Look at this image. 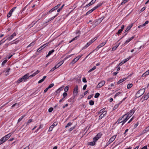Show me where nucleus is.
<instances>
[{
	"label": "nucleus",
	"instance_id": "3",
	"mask_svg": "<svg viewBox=\"0 0 149 149\" xmlns=\"http://www.w3.org/2000/svg\"><path fill=\"white\" fill-rule=\"evenodd\" d=\"M145 91V90L144 88L140 89L137 92L136 94V97H140L143 94Z\"/></svg>",
	"mask_w": 149,
	"mask_h": 149
},
{
	"label": "nucleus",
	"instance_id": "27",
	"mask_svg": "<svg viewBox=\"0 0 149 149\" xmlns=\"http://www.w3.org/2000/svg\"><path fill=\"white\" fill-rule=\"evenodd\" d=\"M54 52V49H52L51 51H50L49 52L48 54L47 55L46 57H47L50 55L51 54Z\"/></svg>",
	"mask_w": 149,
	"mask_h": 149
},
{
	"label": "nucleus",
	"instance_id": "18",
	"mask_svg": "<svg viewBox=\"0 0 149 149\" xmlns=\"http://www.w3.org/2000/svg\"><path fill=\"white\" fill-rule=\"evenodd\" d=\"M116 135H114L111 137L109 140V141L111 143L112 142H113L114 140L115 139L116 137Z\"/></svg>",
	"mask_w": 149,
	"mask_h": 149
},
{
	"label": "nucleus",
	"instance_id": "17",
	"mask_svg": "<svg viewBox=\"0 0 149 149\" xmlns=\"http://www.w3.org/2000/svg\"><path fill=\"white\" fill-rule=\"evenodd\" d=\"M125 27V26L124 25H122L121 29H120L117 32V33H116V34H120L122 32L123 30V29Z\"/></svg>",
	"mask_w": 149,
	"mask_h": 149
},
{
	"label": "nucleus",
	"instance_id": "46",
	"mask_svg": "<svg viewBox=\"0 0 149 149\" xmlns=\"http://www.w3.org/2000/svg\"><path fill=\"white\" fill-rule=\"evenodd\" d=\"M122 93L121 92H118L116 93L114 97L115 98L116 97L118 96L119 95L121 94Z\"/></svg>",
	"mask_w": 149,
	"mask_h": 149
},
{
	"label": "nucleus",
	"instance_id": "22",
	"mask_svg": "<svg viewBox=\"0 0 149 149\" xmlns=\"http://www.w3.org/2000/svg\"><path fill=\"white\" fill-rule=\"evenodd\" d=\"M58 15V13L56 15H55L53 17L50 18L48 20L47 22H49V21H51V20L54 19V18L56 17Z\"/></svg>",
	"mask_w": 149,
	"mask_h": 149
},
{
	"label": "nucleus",
	"instance_id": "16",
	"mask_svg": "<svg viewBox=\"0 0 149 149\" xmlns=\"http://www.w3.org/2000/svg\"><path fill=\"white\" fill-rule=\"evenodd\" d=\"M96 0H92L91 2H90L89 3H88V4L86 5L85 7H88L92 5L93 3H94L95 1H96Z\"/></svg>",
	"mask_w": 149,
	"mask_h": 149
},
{
	"label": "nucleus",
	"instance_id": "42",
	"mask_svg": "<svg viewBox=\"0 0 149 149\" xmlns=\"http://www.w3.org/2000/svg\"><path fill=\"white\" fill-rule=\"evenodd\" d=\"M62 89V88H59L56 91V93H60V91H61Z\"/></svg>",
	"mask_w": 149,
	"mask_h": 149
},
{
	"label": "nucleus",
	"instance_id": "1",
	"mask_svg": "<svg viewBox=\"0 0 149 149\" xmlns=\"http://www.w3.org/2000/svg\"><path fill=\"white\" fill-rule=\"evenodd\" d=\"M135 112V110L134 109H132L130 110L129 112L124 115V116L125 117V119H126L127 121L133 115Z\"/></svg>",
	"mask_w": 149,
	"mask_h": 149
},
{
	"label": "nucleus",
	"instance_id": "31",
	"mask_svg": "<svg viewBox=\"0 0 149 149\" xmlns=\"http://www.w3.org/2000/svg\"><path fill=\"white\" fill-rule=\"evenodd\" d=\"M149 74V72L148 71L146 72L145 73H144L142 75V77H144L146 75H148Z\"/></svg>",
	"mask_w": 149,
	"mask_h": 149
},
{
	"label": "nucleus",
	"instance_id": "47",
	"mask_svg": "<svg viewBox=\"0 0 149 149\" xmlns=\"http://www.w3.org/2000/svg\"><path fill=\"white\" fill-rule=\"evenodd\" d=\"M54 85V84L53 83H52V84H50L49 86H48V88L49 89L51 88L52 87H53Z\"/></svg>",
	"mask_w": 149,
	"mask_h": 149
},
{
	"label": "nucleus",
	"instance_id": "26",
	"mask_svg": "<svg viewBox=\"0 0 149 149\" xmlns=\"http://www.w3.org/2000/svg\"><path fill=\"white\" fill-rule=\"evenodd\" d=\"M90 42H88L86 45L83 47V49H86L87 47H88L90 45L91 43H90Z\"/></svg>",
	"mask_w": 149,
	"mask_h": 149
},
{
	"label": "nucleus",
	"instance_id": "44",
	"mask_svg": "<svg viewBox=\"0 0 149 149\" xmlns=\"http://www.w3.org/2000/svg\"><path fill=\"white\" fill-rule=\"evenodd\" d=\"M129 0H123L121 3V5H123L126 3Z\"/></svg>",
	"mask_w": 149,
	"mask_h": 149
},
{
	"label": "nucleus",
	"instance_id": "2",
	"mask_svg": "<svg viewBox=\"0 0 149 149\" xmlns=\"http://www.w3.org/2000/svg\"><path fill=\"white\" fill-rule=\"evenodd\" d=\"M125 117L124 116V115L119 118L116 123L118 122V124L122 123V125H123L127 121Z\"/></svg>",
	"mask_w": 149,
	"mask_h": 149
},
{
	"label": "nucleus",
	"instance_id": "36",
	"mask_svg": "<svg viewBox=\"0 0 149 149\" xmlns=\"http://www.w3.org/2000/svg\"><path fill=\"white\" fill-rule=\"evenodd\" d=\"M25 115H23L21 117H20L18 120V122H20L22 120L25 116Z\"/></svg>",
	"mask_w": 149,
	"mask_h": 149
},
{
	"label": "nucleus",
	"instance_id": "23",
	"mask_svg": "<svg viewBox=\"0 0 149 149\" xmlns=\"http://www.w3.org/2000/svg\"><path fill=\"white\" fill-rule=\"evenodd\" d=\"M102 3H98L96 6H95L94 7V8L95 10L97 9V8L101 6L102 5Z\"/></svg>",
	"mask_w": 149,
	"mask_h": 149
},
{
	"label": "nucleus",
	"instance_id": "59",
	"mask_svg": "<svg viewBox=\"0 0 149 149\" xmlns=\"http://www.w3.org/2000/svg\"><path fill=\"white\" fill-rule=\"evenodd\" d=\"M67 95V94L66 92H64L63 94V97L65 98V97H66Z\"/></svg>",
	"mask_w": 149,
	"mask_h": 149
},
{
	"label": "nucleus",
	"instance_id": "33",
	"mask_svg": "<svg viewBox=\"0 0 149 149\" xmlns=\"http://www.w3.org/2000/svg\"><path fill=\"white\" fill-rule=\"evenodd\" d=\"M80 31L79 30H77L76 31V34L77 35V36H75V37H78L79 36V35L80 34Z\"/></svg>",
	"mask_w": 149,
	"mask_h": 149
},
{
	"label": "nucleus",
	"instance_id": "54",
	"mask_svg": "<svg viewBox=\"0 0 149 149\" xmlns=\"http://www.w3.org/2000/svg\"><path fill=\"white\" fill-rule=\"evenodd\" d=\"M96 40V39H95V38H94V39H93L91 40H90V41H89L88 42H90V43H91V44L93 42L95 41Z\"/></svg>",
	"mask_w": 149,
	"mask_h": 149
},
{
	"label": "nucleus",
	"instance_id": "40",
	"mask_svg": "<svg viewBox=\"0 0 149 149\" xmlns=\"http://www.w3.org/2000/svg\"><path fill=\"white\" fill-rule=\"evenodd\" d=\"M100 95V93H97L95 94L94 96V97L95 98H97V97H99Z\"/></svg>",
	"mask_w": 149,
	"mask_h": 149
},
{
	"label": "nucleus",
	"instance_id": "52",
	"mask_svg": "<svg viewBox=\"0 0 149 149\" xmlns=\"http://www.w3.org/2000/svg\"><path fill=\"white\" fill-rule=\"evenodd\" d=\"M16 33L14 32L12 35H11L10 37H14L16 36Z\"/></svg>",
	"mask_w": 149,
	"mask_h": 149
},
{
	"label": "nucleus",
	"instance_id": "55",
	"mask_svg": "<svg viewBox=\"0 0 149 149\" xmlns=\"http://www.w3.org/2000/svg\"><path fill=\"white\" fill-rule=\"evenodd\" d=\"M53 110V108L52 107L49 108L48 109V111L49 112H52Z\"/></svg>",
	"mask_w": 149,
	"mask_h": 149
},
{
	"label": "nucleus",
	"instance_id": "45",
	"mask_svg": "<svg viewBox=\"0 0 149 149\" xmlns=\"http://www.w3.org/2000/svg\"><path fill=\"white\" fill-rule=\"evenodd\" d=\"M10 68H8L6 70V73H7V74H6V75H8V73L10 71Z\"/></svg>",
	"mask_w": 149,
	"mask_h": 149
},
{
	"label": "nucleus",
	"instance_id": "15",
	"mask_svg": "<svg viewBox=\"0 0 149 149\" xmlns=\"http://www.w3.org/2000/svg\"><path fill=\"white\" fill-rule=\"evenodd\" d=\"M100 113H101V114L106 115L107 114V111L106 110V108H104L101 109L100 111Z\"/></svg>",
	"mask_w": 149,
	"mask_h": 149
},
{
	"label": "nucleus",
	"instance_id": "41",
	"mask_svg": "<svg viewBox=\"0 0 149 149\" xmlns=\"http://www.w3.org/2000/svg\"><path fill=\"white\" fill-rule=\"evenodd\" d=\"M94 103V101L92 100H91L89 102V104L91 105H93Z\"/></svg>",
	"mask_w": 149,
	"mask_h": 149
},
{
	"label": "nucleus",
	"instance_id": "34",
	"mask_svg": "<svg viewBox=\"0 0 149 149\" xmlns=\"http://www.w3.org/2000/svg\"><path fill=\"white\" fill-rule=\"evenodd\" d=\"M149 97V93H148L146 95H145L143 98L144 100H147Z\"/></svg>",
	"mask_w": 149,
	"mask_h": 149
},
{
	"label": "nucleus",
	"instance_id": "21",
	"mask_svg": "<svg viewBox=\"0 0 149 149\" xmlns=\"http://www.w3.org/2000/svg\"><path fill=\"white\" fill-rule=\"evenodd\" d=\"M95 10V9L94 8H93L92 9H91L89 11L87 12L86 14V15H89Z\"/></svg>",
	"mask_w": 149,
	"mask_h": 149
},
{
	"label": "nucleus",
	"instance_id": "5",
	"mask_svg": "<svg viewBox=\"0 0 149 149\" xmlns=\"http://www.w3.org/2000/svg\"><path fill=\"white\" fill-rule=\"evenodd\" d=\"M132 26V24H130L128 26L124 33V35L122 37H123L124 36H125L127 35V33L129 31L131 28Z\"/></svg>",
	"mask_w": 149,
	"mask_h": 149
},
{
	"label": "nucleus",
	"instance_id": "6",
	"mask_svg": "<svg viewBox=\"0 0 149 149\" xmlns=\"http://www.w3.org/2000/svg\"><path fill=\"white\" fill-rule=\"evenodd\" d=\"M12 134L10 133H9L3 137L1 139L3 140L4 142H5L11 136Z\"/></svg>",
	"mask_w": 149,
	"mask_h": 149
},
{
	"label": "nucleus",
	"instance_id": "48",
	"mask_svg": "<svg viewBox=\"0 0 149 149\" xmlns=\"http://www.w3.org/2000/svg\"><path fill=\"white\" fill-rule=\"evenodd\" d=\"M69 89V86H67L65 87L64 89V91L65 92H67Z\"/></svg>",
	"mask_w": 149,
	"mask_h": 149
},
{
	"label": "nucleus",
	"instance_id": "29",
	"mask_svg": "<svg viewBox=\"0 0 149 149\" xmlns=\"http://www.w3.org/2000/svg\"><path fill=\"white\" fill-rule=\"evenodd\" d=\"M79 60L76 57L72 61V63L73 64H74L77 61Z\"/></svg>",
	"mask_w": 149,
	"mask_h": 149
},
{
	"label": "nucleus",
	"instance_id": "32",
	"mask_svg": "<svg viewBox=\"0 0 149 149\" xmlns=\"http://www.w3.org/2000/svg\"><path fill=\"white\" fill-rule=\"evenodd\" d=\"M95 141H94L92 142H90L88 143V144L90 146H94L95 144Z\"/></svg>",
	"mask_w": 149,
	"mask_h": 149
},
{
	"label": "nucleus",
	"instance_id": "13",
	"mask_svg": "<svg viewBox=\"0 0 149 149\" xmlns=\"http://www.w3.org/2000/svg\"><path fill=\"white\" fill-rule=\"evenodd\" d=\"M29 73H27L25 75H24V76H22V77L23 79V80H24V81H26V80L27 79H28L29 78Z\"/></svg>",
	"mask_w": 149,
	"mask_h": 149
},
{
	"label": "nucleus",
	"instance_id": "50",
	"mask_svg": "<svg viewBox=\"0 0 149 149\" xmlns=\"http://www.w3.org/2000/svg\"><path fill=\"white\" fill-rule=\"evenodd\" d=\"M72 123L69 122L65 126V128H67L70 126H71L72 125Z\"/></svg>",
	"mask_w": 149,
	"mask_h": 149
},
{
	"label": "nucleus",
	"instance_id": "9",
	"mask_svg": "<svg viewBox=\"0 0 149 149\" xmlns=\"http://www.w3.org/2000/svg\"><path fill=\"white\" fill-rule=\"evenodd\" d=\"M102 134L100 133H98L93 138V141H97L102 136Z\"/></svg>",
	"mask_w": 149,
	"mask_h": 149
},
{
	"label": "nucleus",
	"instance_id": "38",
	"mask_svg": "<svg viewBox=\"0 0 149 149\" xmlns=\"http://www.w3.org/2000/svg\"><path fill=\"white\" fill-rule=\"evenodd\" d=\"M105 115L102 114H101L99 117V119H101Z\"/></svg>",
	"mask_w": 149,
	"mask_h": 149
},
{
	"label": "nucleus",
	"instance_id": "62",
	"mask_svg": "<svg viewBox=\"0 0 149 149\" xmlns=\"http://www.w3.org/2000/svg\"><path fill=\"white\" fill-rule=\"evenodd\" d=\"M134 116H133L132 118L129 120V121L127 123H130L133 120Z\"/></svg>",
	"mask_w": 149,
	"mask_h": 149
},
{
	"label": "nucleus",
	"instance_id": "24",
	"mask_svg": "<svg viewBox=\"0 0 149 149\" xmlns=\"http://www.w3.org/2000/svg\"><path fill=\"white\" fill-rule=\"evenodd\" d=\"M33 120L32 119H30L27 122L24 123V125H25L26 126L29 125V124L32 122Z\"/></svg>",
	"mask_w": 149,
	"mask_h": 149
},
{
	"label": "nucleus",
	"instance_id": "19",
	"mask_svg": "<svg viewBox=\"0 0 149 149\" xmlns=\"http://www.w3.org/2000/svg\"><path fill=\"white\" fill-rule=\"evenodd\" d=\"M133 38H131L129 39L128 40H127L125 41V42L122 45V47H123L125 45L127 44L128 43H129L130 41H131L132 39Z\"/></svg>",
	"mask_w": 149,
	"mask_h": 149
},
{
	"label": "nucleus",
	"instance_id": "37",
	"mask_svg": "<svg viewBox=\"0 0 149 149\" xmlns=\"http://www.w3.org/2000/svg\"><path fill=\"white\" fill-rule=\"evenodd\" d=\"M132 86L133 85L132 84H128L127 86V88L128 89L132 87Z\"/></svg>",
	"mask_w": 149,
	"mask_h": 149
},
{
	"label": "nucleus",
	"instance_id": "20",
	"mask_svg": "<svg viewBox=\"0 0 149 149\" xmlns=\"http://www.w3.org/2000/svg\"><path fill=\"white\" fill-rule=\"evenodd\" d=\"M45 45H46V44L44 45L43 46H41L39 49H38V50H37V52H40L41 50L43 49V48H45V47H46V46Z\"/></svg>",
	"mask_w": 149,
	"mask_h": 149
},
{
	"label": "nucleus",
	"instance_id": "10",
	"mask_svg": "<svg viewBox=\"0 0 149 149\" xmlns=\"http://www.w3.org/2000/svg\"><path fill=\"white\" fill-rule=\"evenodd\" d=\"M107 41V40H105L103 41V42L102 41V43H100V44L97 46V48L99 49L104 46L106 43Z\"/></svg>",
	"mask_w": 149,
	"mask_h": 149
},
{
	"label": "nucleus",
	"instance_id": "11",
	"mask_svg": "<svg viewBox=\"0 0 149 149\" xmlns=\"http://www.w3.org/2000/svg\"><path fill=\"white\" fill-rule=\"evenodd\" d=\"M57 122H54L49 127L48 131L50 132L52 131L54 127L57 125Z\"/></svg>",
	"mask_w": 149,
	"mask_h": 149
},
{
	"label": "nucleus",
	"instance_id": "57",
	"mask_svg": "<svg viewBox=\"0 0 149 149\" xmlns=\"http://www.w3.org/2000/svg\"><path fill=\"white\" fill-rule=\"evenodd\" d=\"M7 61L6 60H4L2 63V65H4L7 62Z\"/></svg>",
	"mask_w": 149,
	"mask_h": 149
},
{
	"label": "nucleus",
	"instance_id": "28",
	"mask_svg": "<svg viewBox=\"0 0 149 149\" xmlns=\"http://www.w3.org/2000/svg\"><path fill=\"white\" fill-rule=\"evenodd\" d=\"M119 44H120V43H119L118 44L116 45L115 46H113V48H112V51H114L115 50L117 49V48L118 47V46Z\"/></svg>",
	"mask_w": 149,
	"mask_h": 149
},
{
	"label": "nucleus",
	"instance_id": "25",
	"mask_svg": "<svg viewBox=\"0 0 149 149\" xmlns=\"http://www.w3.org/2000/svg\"><path fill=\"white\" fill-rule=\"evenodd\" d=\"M46 78V76H44L43 78L40 79V80L38 82V84H40V83H41V82H42Z\"/></svg>",
	"mask_w": 149,
	"mask_h": 149
},
{
	"label": "nucleus",
	"instance_id": "39",
	"mask_svg": "<svg viewBox=\"0 0 149 149\" xmlns=\"http://www.w3.org/2000/svg\"><path fill=\"white\" fill-rule=\"evenodd\" d=\"M35 42H32L31 44H30L27 47H29L31 46H33L35 44Z\"/></svg>",
	"mask_w": 149,
	"mask_h": 149
},
{
	"label": "nucleus",
	"instance_id": "8",
	"mask_svg": "<svg viewBox=\"0 0 149 149\" xmlns=\"http://www.w3.org/2000/svg\"><path fill=\"white\" fill-rule=\"evenodd\" d=\"M16 7H14L10 10L7 16L8 18L10 17L11 16L13 12L16 9Z\"/></svg>",
	"mask_w": 149,
	"mask_h": 149
},
{
	"label": "nucleus",
	"instance_id": "60",
	"mask_svg": "<svg viewBox=\"0 0 149 149\" xmlns=\"http://www.w3.org/2000/svg\"><path fill=\"white\" fill-rule=\"evenodd\" d=\"M118 105H119V104H117V105H115L114 106V107H113V109L114 110L116 109H117L118 107Z\"/></svg>",
	"mask_w": 149,
	"mask_h": 149
},
{
	"label": "nucleus",
	"instance_id": "63",
	"mask_svg": "<svg viewBox=\"0 0 149 149\" xmlns=\"http://www.w3.org/2000/svg\"><path fill=\"white\" fill-rule=\"evenodd\" d=\"M77 38H74L72 39V40H71L69 42V43H70L71 42H72V41H73L74 40H77Z\"/></svg>",
	"mask_w": 149,
	"mask_h": 149
},
{
	"label": "nucleus",
	"instance_id": "43",
	"mask_svg": "<svg viewBox=\"0 0 149 149\" xmlns=\"http://www.w3.org/2000/svg\"><path fill=\"white\" fill-rule=\"evenodd\" d=\"M74 54H70V55H68V56H66L64 58V60H65L66 59H68V58L71 57V56H72V55H74Z\"/></svg>",
	"mask_w": 149,
	"mask_h": 149
},
{
	"label": "nucleus",
	"instance_id": "56",
	"mask_svg": "<svg viewBox=\"0 0 149 149\" xmlns=\"http://www.w3.org/2000/svg\"><path fill=\"white\" fill-rule=\"evenodd\" d=\"M146 9L145 7H143L140 11V13H141L144 10Z\"/></svg>",
	"mask_w": 149,
	"mask_h": 149
},
{
	"label": "nucleus",
	"instance_id": "7",
	"mask_svg": "<svg viewBox=\"0 0 149 149\" xmlns=\"http://www.w3.org/2000/svg\"><path fill=\"white\" fill-rule=\"evenodd\" d=\"M105 82L104 80L101 81L98 84L97 86V87L98 88H100L103 86L105 84Z\"/></svg>",
	"mask_w": 149,
	"mask_h": 149
},
{
	"label": "nucleus",
	"instance_id": "51",
	"mask_svg": "<svg viewBox=\"0 0 149 149\" xmlns=\"http://www.w3.org/2000/svg\"><path fill=\"white\" fill-rule=\"evenodd\" d=\"M42 127V125H40L39 126V128H38L36 131V132H38L39 130L40 129V128H41Z\"/></svg>",
	"mask_w": 149,
	"mask_h": 149
},
{
	"label": "nucleus",
	"instance_id": "53",
	"mask_svg": "<svg viewBox=\"0 0 149 149\" xmlns=\"http://www.w3.org/2000/svg\"><path fill=\"white\" fill-rule=\"evenodd\" d=\"M75 128V127L74 126L72 127H71L70 128L69 130V132H71L73 130L74 128Z\"/></svg>",
	"mask_w": 149,
	"mask_h": 149
},
{
	"label": "nucleus",
	"instance_id": "58",
	"mask_svg": "<svg viewBox=\"0 0 149 149\" xmlns=\"http://www.w3.org/2000/svg\"><path fill=\"white\" fill-rule=\"evenodd\" d=\"M82 81L86 83L87 82L86 79L85 77L83 78L82 79Z\"/></svg>",
	"mask_w": 149,
	"mask_h": 149
},
{
	"label": "nucleus",
	"instance_id": "14",
	"mask_svg": "<svg viewBox=\"0 0 149 149\" xmlns=\"http://www.w3.org/2000/svg\"><path fill=\"white\" fill-rule=\"evenodd\" d=\"M78 92V86L77 85H76L74 88L73 93L74 94H77Z\"/></svg>",
	"mask_w": 149,
	"mask_h": 149
},
{
	"label": "nucleus",
	"instance_id": "35",
	"mask_svg": "<svg viewBox=\"0 0 149 149\" xmlns=\"http://www.w3.org/2000/svg\"><path fill=\"white\" fill-rule=\"evenodd\" d=\"M96 68L95 66H94L92 68L90 69L88 72L89 73L93 70H95Z\"/></svg>",
	"mask_w": 149,
	"mask_h": 149
},
{
	"label": "nucleus",
	"instance_id": "49",
	"mask_svg": "<svg viewBox=\"0 0 149 149\" xmlns=\"http://www.w3.org/2000/svg\"><path fill=\"white\" fill-rule=\"evenodd\" d=\"M129 58H127L125 59H124L123 61V63H125L126 62H127L130 59V57H129Z\"/></svg>",
	"mask_w": 149,
	"mask_h": 149
},
{
	"label": "nucleus",
	"instance_id": "30",
	"mask_svg": "<svg viewBox=\"0 0 149 149\" xmlns=\"http://www.w3.org/2000/svg\"><path fill=\"white\" fill-rule=\"evenodd\" d=\"M57 9H58V8L56 7V6H55L54 7L52 8L49 11V13H51V12H53V11H54V10H56Z\"/></svg>",
	"mask_w": 149,
	"mask_h": 149
},
{
	"label": "nucleus",
	"instance_id": "61",
	"mask_svg": "<svg viewBox=\"0 0 149 149\" xmlns=\"http://www.w3.org/2000/svg\"><path fill=\"white\" fill-rule=\"evenodd\" d=\"M40 72V71L39 70H37L34 73V74H35V75H36V74H37L39 72Z\"/></svg>",
	"mask_w": 149,
	"mask_h": 149
},
{
	"label": "nucleus",
	"instance_id": "4",
	"mask_svg": "<svg viewBox=\"0 0 149 149\" xmlns=\"http://www.w3.org/2000/svg\"><path fill=\"white\" fill-rule=\"evenodd\" d=\"M63 63V61H61L57 64L54 67L51 69L50 71L49 72H51L53 71L56 69L60 67Z\"/></svg>",
	"mask_w": 149,
	"mask_h": 149
},
{
	"label": "nucleus",
	"instance_id": "64",
	"mask_svg": "<svg viewBox=\"0 0 149 149\" xmlns=\"http://www.w3.org/2000/svg\"><path fill=\"white\" fill-rule=\"evenodd\" d=\"M87 86V85L86 84L83 87V90H85L86 89Z\"/></svg>",
	"mask_w": 149,
	"mask_h": 149
},
{
	"label": "nucleus",
	"instance_id": "12",
	"mask_svg": "<svg viewBox=\"0 0 149 149\" xmlns=\"http://www.w3.org/2000/svg\"><path fill=\"white\" fill-rule=\"evenodd\" d=\"M104 18V17H102L101 18L96 19L94 24H95V25L98 24L100 23Z\"/></svg>",
	"mask_w": 149,
	"mask_h": 149
}]
</instances>
